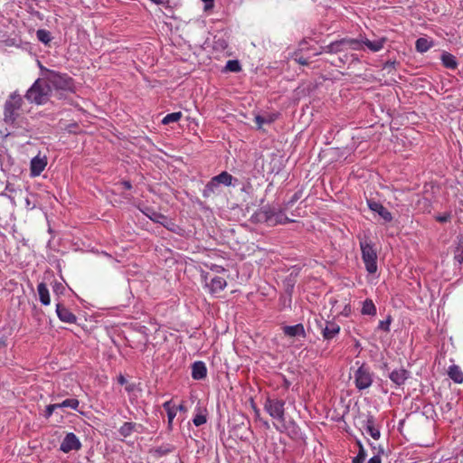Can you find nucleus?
<instances>
[{
  "mask_svg": "<svg viewBox=\"0 0 463 463\" xmlns=\"http://www.w3.org/2000/svg\"><path fill=\"white\" fill-rule=\"evenodd\" d=\"M52 93V87L44 80V73L42 71V78L38 79L27 90L25 98L35 104L46 103Z\"/></svg>",
  "mask_w": 463,
  "mask_h": 463,
  "instance_id": "1",
  "label": "nucleus"
},
{
  "mask_svg": "<svg viewBox=\"0 0 463 463\" xmlns=\"http://www.w3.org/2000/svg\"><path fill=\"white\" fill-rule=\"evenodd\" d=\"M41 71L44 73V80L52 90L57 91H73V84L71 79L65 74H61L54 71H50L40 65Z\"/></svg>",
  "mask_w": 463,
  "mask_h": 463,
  "instance_id": "2",
  "label": "nucleus"
},
{
  "mask_svg": "<svg viewBox=\"0 0 463 463\" xmlns=\"http://www.w3.org/2000/svg\"><path fill=\"white\" fill-rule=\"evenodd\" d=\"M362 257L367 271L373 274L377 270V253L373 244L367 240L360 241Z\"/></svg>",
  "mask_w": 463,
  "mask_h": 463,
  "instance_id": "3",
  "label": "nucleus"
},
{
  "mask_svg": "<svg viewBox=\"0 0 463 463\" xmlns=\"http://www.w3.org/2000/svg\"><path fill=\"white\" fill-rule=\"evenodd\" d=\"M327 49L329 52H339L348 50L363 51L364 50L363 36H361L359 39H342L340 41L330 43L327 46Z\"/></svg>",
  "mask_w": 463,
  "mask_h": 463,
  "instance_id": "4",
  "label": "nucleus"
},
{
  "mask_svg": "<svg viewBox=\"0 0 463 463\" xmlns=\"http://www.w3.org/2000/svg\"><path fill=\"white\" fill-rule=\"evenodd\" d=\"M22 105V98L15 93L12 94L5 106V120L9 123L14 122L18 110Z\"/></svg>",
  "mask_w": 463,
  "mask_h": 463,
  "instance_id": "5",
  "label": "nucleus"
},
{
  "mask_svg": "<svg viewBox=\"0 0 463 463\" xmlns=\"http://www.w3.org/2000/svg\"><path fill=\"white\" fill-rule=\"evenodd\" d=\"M285 402L278 399H267L264 404L266 411L270 417L279 421L284 420L285 414Z\"/></svg>",
  "mask_w": 463,
  "mask_h": 463,
  "instance_id": "6",
  "label": "nucleus"
},
{
  "mask_svg": "<svg viewBox=\"0 0 463 463\" xmlns=\"http://www.w3.org/2000/svg\"><path fill=\"white\" fill-rule=\"evenodd\" d=\"M373 376L369 367L362 365L354 373V383L359 390L367 389L372 385Z\"/></svg>",
  "mask_w": 463,
  "mask_h": 463,
  "instance_id": "7",
  "label": "nucleus"
},
{
  "mask_svg": "<svg viewBox=\"0 0 463 463\" xmlns=\"http://www.w3.org/2000/svg\"><path fill=\"white\" fill-rule=\"evenodd\" d=\"M80 448L81 442L72 432L66 434L60 446V449L64 453H69L71 450H79Z\"/></svg>",
  "mask_w": 463,
  "mask_h": 463,
  "instance_id": "8",
  "label": "nucleus"
},
{
  "mask_svg": "<svg viewBox=\"0 0 463 463\" xmlns=\"http://www.w3.org/2000/svg\"><path fill=\"white\" fill-rule=\"evenodd\" d=\"M47 165V158L45 156H41L40 155L32 158L30 163V175L32 177L38 176L45 169Z\"/></svg>",
  "mask_w": 463,
  "mask_h": 463,
  "instance_id": "9",
  "label": "nucleus"
},
{
  "mask_svg": "<svg viewBox=\"0 0 463 463\" xmlns=\"http://www.w3.org/2000/svg\"><path fill=\"white\" fill-rule=\"evenodd\" d=\"M322 329L323 337L326 340H331L335 337L340 332V326L334 321H325L320 325Z\"/></svg>",
  "mask_w": 463,
  "mask_h": 463,
  "instance_id": "10",
  "label": "nucleus"
},
{
  "mask_svg": "<svg viewBox=\"0 0 463 463\" xmlns=\"http://www.w3.org/2000/svg\"><path fill=\"white\" fill-rule=\"evenodd\" d=\"M363 42H364V48L366 47L370 52H380L383 48V46L386 43V38L373 36V39H369L365 36H363Z\"/></svg>",
  "mask_w": 463,
  "mask_h": 463,
  "instance_id": "11",
  "label": "nucleus"
},
{
  "mask_svg": "<svg viewBox=\"0 0 463 463\" xmlns=\"http://www.w3.org/2000/svg\"><path fill=\"white\" fill-rule=\"evenodd\" d=\"M367 203L370 210L377 213L385 222L392 220V213L382 203L372 200H368Z\"/></svg>",
  "mask_w": 463,
  "mask_h": 463,
  "instance_id": "12",
  "label": "nucleus"
},
{
  "mask_svg": "<svg viewBox=\"0 0 463 463\" xmlns=\"http://www.w3.org/2000/svg\"><path fill=\"white\" fill-rule=\"evenodd\" d=\"M282 331L286 336L292 338L305 337L306 332L302 324H297L294 326H285L282 327Z\"/></svg>",
  "mask_w": 463,
  "mask_h": 463,
  "instance_id": "13",
  "label": "nucleus"
},
{
  "mask_svg": "<svg viewBox=\"0 0 463 463\" xmlns=\"http://www.w3.org/2000/svg\"><path fill=\"white\" fill-rule=\"evenodd\" d=\"M409 377L410 373L403 368L393 370L389 374L390 380L397 386L402 385Z\"/></svg>",
  "mask_w": 463,
  "mask_h": 463,
  "instance_id": "14",
  "label": "nucleus"
},
{
  "mask_svg": "<svg viewBox=\"0 0 463 463\" xmlns=\"http://www.w3.org/2000/svg\"><path fill=\"white\" fill-rule=\"evenodd\" d=\"M56 313L62 322L73 323L76 320V317L61 304L56 305Z\"/></svg>",
  "mask_w": 463,
  "mask_h": 463,
  "instance_id": "15",
  "label": "nucleus"
},
{
  "mask_svg": "<svg viewBox=\"0 0 463 463\" xmlns=\"http://www.w3.org/2000/svg\"><path fill=\"white\" fill-rule=\"evenodd\" d=\"M163 408L165 409L167 414L168 428L172 429L173 420L177 414L178 408L173 402L172 400L164 402Z\"/></svg>",
  "mask_w": 463,
  "mask_h": 463,
  "instance_id": "16",
  "label": "nucleus"
},
{
  "mask_svg": "<svg viewBox=\"0 0 463 463\" xmlns=\"http://www.w3.org/2000/svg\"><path fill=\"white\" fill-rule=\"evenodd\" d=\"M144 213L153 222L161 223L165 227H168V224L170 222L165 215H163L159 213H156V211L149 209V208H146V211L144 212Z\"/></svg>",
  "mask_w": 463,
  "mask_h": 463,
  "instance_id": "17",
  "label": "nucleus"
},
{
  "mask_svg": "<svg viewBox=\"0 0 463 463\" xmlns=\"http://www.w3.org/2000/svg\"><path fill=\"white\" fill-rule=\"evenodd\" d=\"M207 369L203 362H195L192 366V377L194 380H202L206 376Z\"/></svg>",
  "mask_w": 463,
  "mask_h": 463,
  "instance_id": "18",
  "label": "nucleus"
},
{
  "mask_svg": "<svg viewBox=\"0 0 463 463\" xmlns=\"http://www.w3.org/2000/svg\"><path fill=\"white\" fill-rule=\"evenodd\" d=\"M220 184L217 183L214 177H213L208 184L204 186L203 195L204 197H210L213 194L220 193Z\"/></svg>",
  "mask_w": 463,
  "mask_h": 463,
  "instance_id": "19",
  "label": "nucleus"
},
{
  "mask_svg": "<svg viewBox=\"0 0 463 463\" xmlns=\"http://www.w3.org/2000/svg\"><path fill=\"white\" fill-rule=\"evenodd\" d=\"M365 430L373 439L380 438V430L375 426L374 419L372 416L368 417L365 421Z\"/></svg>",
  "mask_w": 463,
  "mask_h": 463,
  "instance_id": "20",
  "label": "nucleus"
},
{
  "mask_svg": "<svg viewBox=\"0 0 463 463\" xmlns=\"http://www.w3.org/2000/svg\"><path fill=\"white\" fill-rule=\"evenodd\" d=\"M448 374L449 378L453 380L456 383H463V372L458 365H450L449 367Z\"/></svg>",
  "mask_w": 463,
  "mask_h": 463,
  "instance_id": "21",
  "label": "nucleus"
},
{
  "mask_svg": "<svg viewBox=\"0 0 463 463\" xmlns=\"http://www.w3.org/2000/svg\"><path fill=\"white\" fill-rule=\"evenodd\" d=\"M441 61L443 62V65L449 69H456L458 66V62L456 61L455 56L449 52L442 53Z\"/></svg>",
  "mask_w": 463,
  "mask_h": 463,
  "instance_id": "22",
  "label": "nucleus"
},
{
  "mask_svg": "<svg viewBox=\"0 0 463 463\" xmlns=\"http://www.w3.org/2000/svg\"><path fill=\"white\" fill-rule=\"evenodd\" d=\"M215 180L217 181V183H219V184H223L225 186H230L232 185V175H230L228 172H222L220 175L214 176Z\"/></svg>",
  "mask_w": 463,
  "mask_h": 463,
  "instance_id": "23",
  "label": "nucleus"
},
{
  "mask_svg": "<svg viewBox=\"0 0 463 463\" xmlns=\"http://www.w3.org/2000/svg\"><path fill=\"white\" fill-rule=\"evenodd\" d=\"M226 285V280L222 277L214 276L211 279V289H223Z\"/></svg>",
  "mask_w": 463,
  "mask_h": 463,
  "instance_id": "24",
  "label": "nucleus"
},
{
  "mask_svg": "<svg viewBox=\"0 0 463 463\" xmlns=\"http://www.w3.org/2000/svg\"><path fill=\"white\" fill-rule=\"evenodd\" d=\"M59 408H71L74 411H79L80 402L75 399H66L63 402L58 403Z\"/></svg>",
  "mask_w": 463,
  "mask_h": 463,
  "instance_id": "25",
  "label": "nucleus"
},
{
  "mask_svg": "<svg viewBox=\"0 0 463 463\" xmlns=\"http://www.w3.org/2000/svg\"><path fill=\"white\" fill-rule=\"evenodd\" d=\"M136 424L133 422H125L120 428H119V433L122 437L127 438L132 434V432L135 430Z\"/></svg>",
  "mask_w": 463,
  "mask_h": 463,
  "instance_id": "26",
  "label": "nucleus"
},
{
  "mask_svg": "<svg viewBox=\"0 0 463 463\" xmlns=\"http://www.w3.org/2000/svg\"><path fill=\"white\" fill-rule=\"evenodd\" d=\"M431 47L430 43L425 38H419L416 41V50L420 52H425Z\"/></svg>",
  "mask_w": 463,
  "mask_h": 463,
  "instance_id": "27",
  "label": "nucleus"
},
{
  "mask_svg": "<svg viewBox=\"0 0 463 463\" xmlns=\"http://www.w3.org/2000/svg\"><path fill=\"white\" fill-rule=\"evenodd\" d=\"M362 313L364 315H375L376 308L372 300H365L363 304Z\"/></svg>",
  "mask_w": 463,
  "mask_h": 463,
  "instance_id": "28",
  "label": "nucleus"
},
{
  "mask_svg": "<svg viewBox=\"0 0 463 463\" xmlns=\"http://www.w3.org/2000/svg\"><path fill=\"white\" fill-rule=\"evenodd\" d=\"M181 118H182V112H180V111L173 112V113L167 114L162 119V123L165 125H167L170 123L177 122Z\"/></svg>",
  "mask_w": 463,
  "mask_h": 463,
  "instance_id": "29",
  "label": "nucleus"
},
{
  "mask_svg": "<svg viewBox=\"0 0 463 463\" xmlns=\"http://www.w3.org/2000/svg\"><path fill=\"white\" fill-rule=\"evenodd\" d=\"M193 422L197 427L204 424L206 422L205 413L203 411L198 410L197 413L194 415L193 419Z\"/></svg>",
  "mask_w": 463,
  "mask_h": 463,
  "instance_id": "30",
  "label": "nucleus"
},
{
  "mask_svg": "<svg viewBox=\"0 0 463 463\" xmlns=\"http://www.w3.org/2000/svg\"><path fill=\"white\" fill-rule=\"evenodd\" d=\"M274 119L275 117L270 115L267 117L258 115L255 117V122L257 123L259 128H261L263 124L271 123L272 121H274Z\"/></svg>",
  "mask_w": 463,
  "mask_h": 463,
  "instance_id": "31",
  "label": "nucleus"
},
{
  "mask_svg": "<svg viewBox=\"0 0 463 463\" xmlns=\"http://www.w3.org/2000/svg\"><path fill=\"white\" fill-rule=\"evenodd\" d=\"M37 38L43 43H48L51 41L50 33L46 30H38Z\"/></svg>",
  "mask_w": 463,
  "mask_h": 463,
  "instance_id": "32",
  "label": "nucleus"
},
{
  "mask_svg": "<svg viewBox=\"0 0 463 463\" xmlns=\"http://www.w3.org/2000/svg\"><path fill=\"white\" fill-rule=\"evenodd\" d=\"M226 70L229 71L237 72L241 71V65L238 61L230 60L226 63Z\"/></svg>",
  "mask_w": 463,
  "mask_h": 463,
  "instance_id": "33",
  "label": "nucleus"
},
{
  "mask_svg": "<svg viewBox=\"0 0 463 463\" xmlns=\"http://www.w3.org/2000/svg\"><path fill=\"white\" fill-rule=\"evenodd\" d=\"M366 458V452L364 449L360 445V449L356 457L354 458L353 463H364Z\"/></svg>",
  "mask_w": 463,
  "mask_h": 463,
  "instance_id": "34",
  "label": "nucleus"
},
{
  "mask_svg": "<svg viewBox=\"0 0 463 463\" xmlns=\"http://www.w3.org/2000/svg\"><path fill=\"white\" fill-rule=\"evenodd\" d=\"M39 292V298L40 301L45 305L48 306L51 302L49 291H38Z\"/></svg>",
  "mask_w": 463,
  "mask_h": 463,
  "instance_id": "35",
  "label": "nucleus"
},
{
  "mask_svg": "<svg viewBox=\"0 0 463 463\" xmlns=\"http://www.w3.org/2000/svg\"><path fill=\"white\" fill-rule=\"evenodd\" d=\"M59 408V405L58 403H54V404H50L46 407V411H45V417L46 418H50L52 416V414L53 413V411Z\"/></svg>",
  "mask_w": 463,
  "mask_h": 463,
  "instance_id": "36",
  "label": "nucleus"
},
{
  "mask_svg": "<svg viewBox=\"0 0 463 463\" xmlns=\"http://www.w3.org/2000/svg\"><path fill=\"white\" fill-rule=\"evenodd\" d=\"M390 324H391L390 318H387L386 320H382L379 323V328L387 332L390 330Z\"/></svg>",
  "mask_w": 463,
  "mask_h": 463,
  "instance_id": "37",
  "label": "nucleus"
},
{
  "mask_svg": "<svg viewBox=\"0 0 463 463\" xmlns=\"http://www.w3.org/2000/svg\"><path fill=\"white\" fill-rule=\"evenodd\" d=\"M288 222H290V220L281 213H279L275 216V220H274L275 223H287Z\"/></svg>",
  "mask_w": 463,
  "mask_h": 463,
  "instance_id": "38",
  "label": "nucleus"
},
{
  "mask_svg": "<svg viewBox=\"0 0 463 463\" xmlns=\"http://www.w3.org/2000/svg\"><path fill=\"white\" fill-rule=\"evenodd\" d=\"M204 4L203 10L208 12L213 8V0H202Z\"/></svg>",
  "mask_w": 463,
  "mask_h": 463,
  "instance_id": "39",
  "label": "nucleus"
},
{
  "mask_svg": "<svg viewBox=\"0 0 463 463\" xmlns=\"http://www.w3.org/2000/svg\"><path fill=\"white\" fill-rule=\"evenodd\" d=\"M381 458L380 456H373L372 457L367 463H381Z\"/></svg>",
  "mask_w": 463,
  "mask_h": 463,
  "instance_id": "40",
  "label": "nucleus"
},
{
  "mask_svg": "<svg viewBox=\"0 0 463 463\" xmlns=\"http://www.w3.org/2000/svg\"><path fill=\"white\" fill-rule=\"evenodd\" d=\"M118 382L120 383V384H125L127 383L125 377L123 375H119V377L118 378Z\"/></svg>",
  "mask_w": 463,
  "mask_h": 463,
  "instance_id": "41",
  "label": "nucleus"
},
{
  "mask_svg": "<svg viewBox=\"0 0 463 463\" xmlns=\"http://www.w3.org/2000/svg\"><path fill=\"white\" fill-rule=\"evenodd\" d=\"M122 184H123L125 188H127V189H130L131 188V184L129 182L124 181Z\"/></svg>",
  "mask_w": 463,
  "mask_h": 463,
  "instance_id": "42",
  "label": "nucleus"
},
{
  "mask_svg": "<svg viewBox=\"0 0 463 463\" xmlns=\"http://www.w3.org/2000/svg\"><path fill=\"white\" fill-rule=\"evenodd\" d=\"M176 407L178 408L179 411H186V408L183 404H180Z\"/></svg>",
  "mask_w": 463,
  "mask_h": 463,
  "instance_id": "43",
  "label": "nucleus"
},
{
  "mask_svg": "<svg viewBox=\"0 0 463 463\" xmlns=\"http://www.w3.org/2000/svg\"><path fill=\"white\" fill-rule=\"evenodd\" d=\"M37 289H46V286L44 283H40L37 287Z\"/></svg>",
  "mask_w": 463,
  "mask_h": 463,
  "instance_id": "44",
  "label": "nucleus"
},
{
  "mask_svg": "<svg viewBox=\"0 0 463 463\" xmlns=\"http://www.w3.org/2000/svg\"><path fill=\"white\" fill-rule=\"evenodd\" d=\"M6 346V340L2 338L0 339V347Z\"/></svg>",
  "mask_w": 463,
  "mask_h": 463,
  "instance_id": "45",
  "label": "nucleus"
},
{
  "mask_svg": "<svg viewBox=\"0 0 463 463\" xmlns=\"http://www.w3.org/2000/svg\"><path fill=\"white\" fill-rule=\"evenodd\" d=\"M298 199V194H295L290 203H293V202L297 201Z\"/></svg>",
  "mask_w": 463,
  "mask_h": 463,
  "instance_id": "46",
  "label": "nucleus"
},
{
  "mask_svg": "<svg viewBox=\"0 0 463 463\" xmlns=\"http://www.w3.org/2000/svg\"><path fill=\"white\" fill-rule=\"evenodd\" d=\"M126 390L129 392L133 390V386L131 384H129L126 387Z\"/></svg>",
  "mask_w": 463,
  "mask_h": 463,
  "instance_id": "47",
  "label": "nucleus"
},
{
  "mask_svg": "<svg viewBox=\"0 0 463 463\" xmlns=\"http://www.w3.org/2000/svg\"><path fill=\"white\" fill-rule=\"evenodd\" d=\"M298 61H299V63H301V64H306V63H307L304 60H299Z\"/></svg>",
  "mask_w": 463,
  "mask_h": 463,
  "instance_id": "48",
  "label": "nucleus"
},
{
  "mask_svg": "<svg viewBox=\"0 0 463 463\" xmlns=\"http://www.w3.org/2000/svg\"><path fill=\"white\" fill-rule=\"evenodd\" d=\"M439 220L440 222H444V221H446V218L441 217V218H439Z\"/></svg>",
  "mask_w": 463,
  "mask_h": 463,
  "instance_id": "49",
  "label": "nucleus"
}]
</instances>
